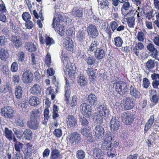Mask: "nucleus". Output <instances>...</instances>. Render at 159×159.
<instances>
[{
  "instance_id": "61",
  "label": "nucleus",
  "mask_w": 159,
  "mask_h": 159,
  "mask_svg": "<svg viewBox=\"0 0 159 159\" xmlns=\"http://www.w3.org/2000/svg\"><path fill=\"white\" fill-rule=\"evenodd\" d=\"M18 66L17 62H13L11 65V70L13 72H16L18 70Z\"/></svg>"
},
{
  "instance_id": "43",
  "label": "nucleus",
  "mask_w": 159,
  "mask_h": 159,
  "mask_svg": "<svg viewBox=\"0 0 159 159\" xmlns=\"http://www.w3.org/2000/svg\"><path fill=\"white\" fill-rule=\"evenodd\" d=\"M87 72L88 75L89 76L90 79L93 80L95 79L96 78L95 74L93 68H88L87 70Z\"/></svg>"
},
{
  "instance_id": "57",
  "label": "nucleus",
  "mask_w": 159,
  "mask_h": 159,
  "mask_svg": "<svg viewBox=\"0 0 159 159\" xmlns=\"http://www.w3.org/2000/svg\"><path fill=\"white\" fill-rule=\"evenodd\" d=\"M90 129V128H89V127L88 128L85 127L81 129V133L84 136H85L89 134L90 133L89 132Z\"/></svg>"
},
{
  "instance_id": "48",
  "label": "nucleus",
  "mask_w": 159,
  "mask_h": 159,
  "mask_svg": "<svg viewBox=\"0 0 159 159\" xmlns=\"http://www.w3.org/2000/svg\"><path fill=\"white\" fill-rule=\"evenodd\" d=\"M102 147L104 150H112L111 142H103L102 143Z\"/></svg>"
},
{
  "instance_id": "26",
  "label": "nucleus",
  "mask_w": 159,
  "mask_h": 159,
  "mask_svg": "<svg viewBox=\"0 0 159 159\" xmlns=\"http://www.w3.org/2000/svg\"><path fill=\"white\" fill-rule=\"evenodd\" d=\"M86 35V31L83 30H80L77 34V38L80 42H82L84 40L85 36Z\"/></svg>"
},
{
  "instance_id": "21",
  "label": "nucleus",
  "mask_w": 159,
  "mask_h": 159,
  "mask_svg": "<svg viewBox=\"0 0 159 159\" xmlns=\"http://www.w3.org/2000/svg\"><path fill=\"white\" fill-rule=\"evenodd\" d=\"M25 47L29 52H32L35 51L37 49L36 46L31 42H27L25 43Z\"/></svg>"
},
{
  "instance_id": "6",
  "label": "nucleus",
  "mask_w": 159,
  "mask_h": 159,
  "mask_svg": "<svg viewBox=\"0 0 159 159\" xmlns=\"http://www.w3.org/2000/svg\"><path fill=\"white\" fill-rule=\"evenodd\" d=\"M88 36L91 38L95 39L99 35V32L96 26L93 24H89L87 28Z\"/></svg>"
},
{
  "instance_id": "62",
  "label": "nucleus",
  "mask_w": 159,
  "mask_h": 159,
  "mask_svg": "<svg viewBox=\"0 0 159 159\" xmlns=\"http://www.w3.org/2000/svg\"><path fill=\"white\" fill-rule=\"evenodd\" d=\"M86 142L89 143H91L95 141V139L92 136L91 133L85 136Z\"/></svg>"
},
{
  "instance_id": "18",
  "label": "nucleus",
  "mask_w": 159,
  "mask_h": 159,
  "mask_svg": "<svg viewBox=\"0 0 159 159\" xmlns=\"http://www.w3.org/2000/svg\"><path fill=\"white\" fill-rule=\"evenodd\" d=\"M13 142L14 143V147L16 151L18 153H20L21 149L23 147V144L22 143L18 141L15 136H13Z\"/></svg>"
},
{
  "instance_id": "24",
  "label": "nucleus",
  "mask_w": 159,
  "mask_h": 159,
  "mask_svg": "<svg viewBox=\"0 0 159 159\" xmlns=\"http://www.w3.org/2000/svg\"><path fill=\"white\" fill-rule=\"evenodd\" d=\"M4 134L6 138L10 141L13 140V134L11 130H10L7 127L5 128Z\"/></svg>"
},
{
  "instance_id": "51",
  "label": "nucleus",
  "mask_w": 159,
  "mask_h": 159,
  "mask_svg": "<svg viewBox=\"0 0 159 159\" xmlns=\"http://www.w3.org/2000/svg\"><path fill=\"white\" fill-rule=\"evenodd\" d=\"M96 59L93 57L91 56L87 57L86 61L89 65H92L95 63Z\"/></svg>"
},
{
  "instance_id": "49",
  "label": "nucleus",
  "mask_w": 159,
  "mask_h": 159,
  "mask_svg": "<svg viewBox=\"0 0 159 159\" xmlns=\"http://www.w3.org/2000/svg\"><path fill=\"white\" fill-rule=\"evenodd\" d=\"M137 38L138 41L141 42H143L146 39L145 35L142 31L138 32Z\"/></svg>"
},
{
  "instance_id": "33",
  "label": "nucleus",
  "mask_w": 159,
  "mask_h": 159,
  "mask_svg": "<svg viewBox=\"0 0 159 159\" xmlns=\"http://www.w3.org/2000/svg\"><path fill=\"white\" fill-rule=\"evenodd\" d=\"M113 42L116 47H121L122 45L123 41L120 36H117L114 38Z\"/></svg>"
},
{
  "instance_id": "54",
  "label": "nucleus",
  "mask_w": 159,
  "mask_h": 159,
  "mask_svg": "<svg viewBox=\"0 0 159 159\" xmlns=\"http://www.w3.org/2000/svg\"><path fill=\"white\" fill-rule=\"evenodd\" d=\"M85 153L82 150H80L77 151L76 154V157L78 159H83L85 157Z\"/></svg>"
},
{
  "instance_id": "60",
  "label": "nucleus",
  "mask_w": 159,
  "mask_h": 159,
  "mask_svg": "<svg viewBox=\"0 0 159 159\" xmlns=\"http://www.w3.org/2000/svg\"><path fill=\"white\" fill-rule=\"evenodd\" d=\"M51 56L49 53H48L46 56L45 63L47 66L49 67L51 65Z\"/></svg>"
},
{
  "instance_id": "35",
  "label": "nucleus",
  "mask_w": 159,
  "mask_h": 159,
  "mask_svg": "<svg viewBox=\"0 0 159 159\" xmlns=\"http://www.w3.org/2000/svg\"><path fill=\"white\" fill-rule=\"evenodd\" d=\"M60 152L59 150L55 149H53L51 152V158L53 159H57L60 157Z\"/></svg>"
},
{
  "instance_id": "11",
  "label": "nucleus",
  "mask_w": 159,
  "mask_h": 159,
  "mask_svg": "<svg viewBox=\"0 0 159 159\" xmlns=\"http://www.w3.org/2000/svg\"><path fill=\"white\" fill-rule=\"evenodd\" d=\"M63 46L67 50L70 52L73 51L74 46L71 39L69 37L65 38L63 43Z\"/></svg>"
},
{
  "instance_id": "10",
  "label": "nucleus",
  "mask_w": 159,
  "mask_h": 159,
  "mask_svg": "<svg viewBox=\"0 0 159 159\" xmlns=\"http://www.w3.org/2000/svg\"><path fill=\"white\" fill-rule=\"evenodd\" d=\"M93 156L94 159H104V154L102 149L95 147L93 150Z\"/></svg>"
},
{
  "instance_id": "16",
  "label": "nucleus",
  "mask_w": 159,
  "mask_h": 159,
  "mask_svg": "<svg viewBox=\"0 0 159 159\" xmlns=\"http://www.w3.org/2000/svg\"><path fill=\"white\" fill-rule=\"evenodd\" d=\"M125 115L124 123L126 125H130L134 121V117L133 114L130 113L125 112Z\"/></svg>"
},
{
  "instance_id": "41",
  "label": "nucleus",
  "mask_w": 159,
  "mask_h": 159,
  "mask_svg": "<svg viewBox=\"0 0 159 159\" xmlns=\"http://www.w3.org/2000/svg\"><path fill=\"white\" fill-rule=\"evenodd\" d=\"M98 1L99 4L100 5V7L102 9H107L109 7V3L107 0H101L100 2Z\"/></svg>"
},
{
  "instance_id": "59",
  "label": "nucleus",
  "mask_w": 159,
  "mask_h": 159,
  "mask_svg": "<svg viewBox=\"0 0 159 159\" xmlns=\"http://www.w3.org/2000/svg\"><path fill=\"white\" fill-rule=\"evenodd\" d=\"M22 16L23 20L26 22L29 20L31 19L30 15L27 12H24L22 14Z\"/></svg>"
},
{
  "instance_id": "12",
  "label": "nucleus",
  "mask_w": 159,
  "mask_h": 159,
  "mask_svg": "<svg viewBox=\"0 0 159 159\" xmlns=\"http://www.w3.org/2000/svg\"><path fill=\"white\" fill-rule=\"evenodd\" d=\"M129 94L136 99L141 98V94L140 91L136 89L135 86L131 85L129 88Z\"/></svg>"
},
{
  "instance_id": "38",
  "label": "nucleus",
  "mask_w": 159,
  "mask_h": 159,
  "mask_svg": "<svg viewBox=\"0 0 159 159\" xmlns=\"http://www.w3.org/2000/svg\"><path fill=\"white\" fill-rule=\"evenodd\" d=\"M32 145L30 143H27L26 144L25 147L24 149V153L26 156L28 155V154H30V157L31 155V153L29 152V151H31Z\"/></svg>"
},
{
  "instance_id": "20",
  "label": "nucleus",
  "mask_w": 159,
  "mask_h": 159,
  "mask_svg": "<svg viewBox=\"0 0 159 159\" xmlns=\"http://www.w3.org/2000/svg\"><path fill=\"white\" fill-rule=\"evenodd\" d=\"M154 116L155 115H151L148 121L146 123L144 129L145 133L147 132L152 125L154 119L155 118Z\"/></svg>"
},
{
  "instance_id": "46",
  "label": "nucleus",
  "mask_w": 159,
  "mask_h": 159,
  "mask_svg": "<svg viewBox=\"0 0 159 159\" xmlns=\"http://www.w3.org/2000/svg\"><path fill=\"white\" fill-rule=\"evenodd\" d=\"M13 130L18 139H21L22 137L23 134V131L20 130V129L16 128H14L13 129Z\"/></svg>"
},
{
  "instance_id": "47",
  "label": "nucleus",
  "mask_w": 159,
  "mask_h": 159,
  "mask_svg": "<svg viewBox=\"0 0 159 159\" xmlns=\"http://www.w3.org/2000/svg\"><path fill=\"white\" fill-rule=\"evenodd\" d=\"M40 113L39 110H33L31 113V118L40 120Z\"/></svg>"
},
{
  "instance_id": "13",
  "label": "nucleus",
  "mask_w": 159,
  "mask_h": 159,
  "mask_svg": "<svg viewBox=\"0 0 159 159\" xmlns=\"http://www.w3.org/2000/svg\"><path fill=\"white\" fill-rule=\"evenodd\" d=\"M64 74L67 77H69L71 80L75 79L76 77L77 73L75 71L72 69L65 67L64 69Z\"/></svg>"
},
{
  "instance_id": "53",
  "label": "nucleus",
  "mask_w": 159,
  "mask_h": 159,
  "mask_svg": "<svg viewBox=\"0 0 159 159\" xmlns=\"http://www.w3.org/2000/svg\"><path fill=\"white\" fill-rule=\"evenodd\" d=\"M110 25L112 31L114 32L118 26V24L116 21H112L110 23Z\"/></svg>"
},
{
  "instance_id": "17",
  "label": "nucleus",
  "mask_w": 159,
  "mask_h": 159,
  "mask_svg": "<svg viewBox=\"0 0 159 159\" xmlns=\"http://www.w3.org/2000/svg\"><path fill=\"white\" fill-rule=\"evenodd\" d=\"M39 119L30 118V120L28 121V125L32 129H36L39 127V122L38 121Z\"/></svg>"
},
{
  "instance_id": "8",
  "label": "nucleus",
  "mask_w": 159,
  "mask_h": 159,
  "mask_svg": "<svg viewBox=\"0 0 159 159\" xmlns=\"http://www.w3.org/2000/svg\"><path fill=\"white\" fill-rule=\"evenodd\" d=\"M77 120L72 115H69L67 118L66 123L70 129L72 130L77 125Z\"/></svg>"
},
{
  "instance_id": "22",
  "label": "nucleus",
  "mask_w": 159,
  "mask_h": 159,
  "mask_svg": "<svg viewBox=\"0 0 159 159\" xmlns=\"http://www.w3.org/2000/svg\"><path fill=\"white\" fill-rule=\"evenodd\" d=\"M0 113L2 116L11 118L14 116V110H1Z\"/></svg>"
},
{
  "instance_id": "58",
  "label": "nucleus",
  "mask_w": 159,
  "mask_h": 159,
  "mask_svg": "<svg viewBox=\"0 0 159 159\" xmlns=\"http://www.w3.org/2000/svg\"><path fill=\"white\" fill-rule=\"evenodd\" d=\"M53 134L57 138H60L62 134V131L60 129H56L53 132Z\"/></svg>"
},
{
  "instance_id": "39",
  "label": "nucleus",
  "mask_w": 159,
  "mask_h": 159,
  "mask_svg": "<svg viewBox=\"0 0 159 159\" xmlns=\"http://www.w3.org/2000/svg\"><path fill=\"white\" fill-rule=\"evenodd\" d=\"M88 100L91 105H94L97 101V98L95 95L91 93L88 96Z\"/></svg>"
},
{
  "instance_id": "7",
  "label": "nucleus",
  "mask_w": 159,
  "mask_h": 159,
  "mask_svg": "<svg viewBox=\"0 0 159 159\" xmlns=\"http://www.w3.org/2000/svg\"><path fill=\"white\" fill-rule=\"evenodd\" d=\"M33 74L30 70H26L22 75L23 82L26 84L31 83L33 80Z\"/></svg>"
},
{
  "instance_id": "64",
  "label": "nucleus",
  "mask_w": 159,
  "mask_h": 159,
  "mask_svg": "<svg viewBox=\"0 0 159 159\" xmlns=\"http://www.w3.org/2000/svg\"><path fill=\"white\" fill-rule=\"evenodd\" d=\"M2 33L6 36L7 37H8L10 35L11 31L7 28H4L2 31Z\"/></svg>"
},
{
  "instance_id": "2",
  "label": "nucleus",
  "mask_w": 159,
  "mask_h": 159,
  "mask_svg": "<svg viewBox=\"0 0 159 159\" xmlns=\"http://www.w3.org/2000/svg\"><path fill=\"white\" fill-rule=\"evenodd\" d=\"M95 122L97 124H102L103 123V118L107 117L109 116V110H100L98 113H93Z\"/></svg>"
},
{
  "instance_id": "14",
  "label": "nucleus",
  "mask_w": 159,
  "mask_h": 159,
  "mask_svg": "<svg viewBox=\"0 0 159 159\" xmlns=\"http://www.w3.org/2000/svg\"><path fill=\"white\" fill-rule=\"evenodd\" d=\"M94 131L95 136L98 139L102 138L104 135V129L100 125L96 126Z\"/></svg>"
},
{
  "instance_id": "5",
  "label": "nucleus",
  "mask_w": 159,
  "mask_h": 159,
  "mask_svg": "<svg viewBox=\"0 0 159 159\" xmlns=\"http://www.w3.org/2000/svg\"><path fill=\"white\" fill-rule=\"evenodd\" d=\"M106 45L103 44L102 46L94 51V55L95 58L98 60L102 59L105 57L106 52Z\"/></svg>"
},
{
  "instance_id": "63",
  "label": "nucleus",
  "mask_w": 159,
  "mask_h": 159,
  "mask_svg": "<svg viewBox=\"0 0 159 159\" xmlns=\"http://www.w3.org/2000/svg\"><path fill=\"white\" fill-rule=\"evenodd\" d=\"M46 43L47 45H51V44H54V42L52 38L47 36L46 37Z\"/></svg>"
},
{
  "instance_id": "55",
  "label": "nucleus",
  "mask_w": 159,
  "mask_h": 159,
  "mask_svg": "<svg viewBox=\"0 0 159 159\" xmlns=\"http://www.w3.org/2000/svg\"><path fill=\"white\" fill-rule=\"evenodd\" d=\"M25 54L24 52L21 51L18 54V56L19 58L18 61L19 62L23 63L24 60Z\"/></svg>"
},
{
  "instance_id": "19",
  "label": "nucleus",
  "mask_w": 159,
  "mask_h": 159,
  "mask_svg": "<svg viewBox=\"0 0 159 159\" xmlns=\"http://www.w3.org/2000/svg\"><path fill=\"white\" fill-rule=\"evenodd\" d=\"M11 42L16 48H19L22 45L21 39L19 37L12 36L11 38Z\"/></svg>"
},
{
  "instance_id": "44",
  "label": "nucleus",
  "mask_w": 159,
  "mask_h": 159,
  "mask_svg": "<svg viewBox=\"0 0 159 159\" xmlns=\"http://www.w3.org/2000/svg\"><path fill=\"white\" fill-rule=\"evenodd\" d=\"M147 49L152 53V55H156L157 54V51L154 47L153 44L150 43L148 44L147 46Z\"/></svg>"
},
{
  "instance_id": "27",
  "label": "nucleus",
  "mask_w": 159,
  "mask_h": 159,
  "mask_svg": "<svg viewBox=\"0 0 159 159\" xmlns=\"http://www.w3.org/2000/svg\"><path fill=\"white\" fill-rule=\"evenodd\" d=\"M39 103V98L36 97L32 96L30 97L29 100V103L33 106L35 107Z\"/></svg>"
},
{
  "instance_id": "28",
  "label": "nucleus",
  "mask_w": 159,
  "mask_h": 159,
  "mask_svg": "<svg viewBox=\"0 0 159 159\" xmlns=\"http://www.w3.org/2000/svg\"><path fill=\"white\" fill-rule=\"evenodd\" d=\"M22 89L21 86L18 85L16 87L15 93L17 98L20 99L22 98Z\"/></svg>"
},
{
  "instance_id": "36",
  "label": "nucleus",
  "mask_w": 159,
  "mask_h": 159,
  "mask_svg": "<svg viewBox=\"0 0 159 159\" xmlns=\"http://www.w3.org/2000/svg\"><path fill=\"white\" fill-rule=\"evenodd\" d=\"M151 96H152V98L151 101L155 104H156L159 100V98L158 96L157 95V92L156 90H151L150 93Z\"/></svg>"
},
{
  "instance_id": "34",
  "label": "nucleus",
  "mask_w": 159,
  "mask_h": 159,
  "mask_svg": "<svg viewBox=\"0 0 159 159\" xmlns=\"http://www.w3.org/2000/svg\"><path fill=\"white\" fill-rule=\"evenodd\" d=\"M155 66L154 60L150 59L145 64V66L147 69L150 70H152Z\"/></svg>"
},
{
  "instance_id": "23",
  "label": "nucleus",
  "mask_w": 159,
  "mask_h": 159,
  "mask_svg": "<svg viewBox=\"0 0 159 159\" xmlns=\"http://www.w3.org/2000/svg\"><path fill=\"white\" fill-rule=\"evenodd\" d=\"M30 90L32 93L36 94H40L41 92V89L40 85L37 84H34L31 88Z\"/></svg>"
},
{
  "instance_id": "45",
  "label": "nucleus",
  "mask_w": 159,
  "mask_h": 159,
  "mask_svg": "<svg viewBox=\"0 0 159 159\" xmlns=\"http://www.w3.org/2000/svg\"><path fill=\"white\" fill-rule=\"evenodd\" d=\"M4 86V87L3 89H2L1 92L2 93H5L8 91H9V92L11 91V84L8 82H6Z\"/></svg>"
},
{
  "instance_id": "42",
  "label": "nucleus",
  "mask_w": 159,
  "mask_h": 159,
  "mask_svg": "<svg viewBox=\"0 0 159 159\" xmlns=\"http://www.w3.org/2000/svg\"><path fill=\"white\" fill-rule=\"evenodd\" d=\"M104 142H111L112 140L111 133L108 132L105 135L103 139Z\"/></svg>"
},
{
  "instance_id": "56",
  "label": "nucleus",
  "mask_w": 159,
  "mask_h": 159,
  "mask_svg": "<svg viewBox=\"0 0 159 159\" xmlns=\"http://www.w3.org/2000/svg\"><path fill=\"white\" fill-rule=\"evenodd\" d=\"M91 110H82L81 111L82 114L87 118H89L92 114V112Z\"/></svg>"
},
{
  "instance_id": "50",
  "label": "nucleus",
  "mask_w": 159,
  "mask_h": 159,
  "mask_svg": "<svg viewBox=\"0 0 159 159\" xmlns=\"http://www.w3.org/2000/svg\"><path fill=\"white\" fill-rule=\"evenodd\" d=\"M61 60L63 62V65L64 66L66 65L68 63V57L66 55V54H65V53H64V51H62L61 52Z\"/></svg>"
},
{
  "instance_id": "31",
  "label": "nucleus",
  "mask_w": 159,
  "mask_h": 159,
  "mask_svg": "<svg viewBox=\"0 0 159 159\" xmlns=\"http://www.w3.org/2000/svg\"><path fill=\"white\" fill-rule=\"evenodd\" d=\"M72 15L75 17H80L82 15V11L76 7H74L72 11Z\"/></svg>"
},
{
  "instance_id": "1",
  "label": "nucleus",
  "mask_w": 159,
  "mask_h": 159,
  "mask_svg": "<svg viewBox=\"0 0 159 159\" xmlns=\"http://www.w3.org/2000/svg\"><path fill=\"white\" fill-rule=\"evenodd\" d=\"M62 17L60 15H58L57 17H55L53 19L52 24V27L55 28V25L57 26L55 30L60 35H64L65 31L64 28L61 25L62 22Z\"/></svg>"
},
{
  "instance_id": "40",
  "label": "nucleus",
  "mask_w": 159,
  "mask_h": 159,
  "mask_svg": "<svg viewBox=\"0 0 159 159\" xmlns=\"http://www.w3.org/2000/svg\"><path fill=\"white\" fill-rule=\"evenodd\" d=\"M26 139L30 140L32 139L33 134L31 130L29 129H26L23 132Z\"/></svg>"
},
{
  "instance_id": "30",
  "label": "nucleus",
  "mask_w": 159,
  "mask_h": 159,
  "mask_svg": "<svg viewBox=\"0 0 159 159\" xmlns=\"http://www.w3.org/2000/svg\"><path fill=\"white\" fill-rule=\"evenodd\" d=\"M9 56L7 50L4 48L0 49V58L1 60L4 61Z\"/></svg>"
},
{
  "instance_id": "25",
  "label": "nucleus",
  "mask_w": 159,
  "mask_h": 159,
  "mask_svg": "<svg viewBox=\"0 0 159 159\" xmlns=\"http://www.w3.org/2000/svg\"><path fill=\"white\" fill-rule=\"evenodd\" d=\"M78 83L80 86L83 87L86 85L87 80L84 75H80L78 76Z\"/></svg>"
},
{
  "instance_id": "37",
  "label": "nucleus",
  "mask_w": 159,
  "mask_h": 159,
  "mask_svg": "<svg viewBox=\"0 0 159 159\" xmlns=\"http://www.w3.org/2000/svg\"><path fill=\"white\" fill-rule=\"evenodd\" d=\"M134 15L132 14V16L128 17L127 19L128 26L130 28H134V21L135 19L134 17Z\"/></svg>"
},
{
  "instance_id": "52",
  "label": "nucleus",
  "mask_w": 159,
  "mask_h": 159,
  "mask_svg": "<svg viewBox=\"0 0 159 159\" xmlns=\"http://www.w3.org/2000/svg\"><path fill=\"white\" fill-rule=\"evenodd\" d=\"M49 110H44V119L43 121V124L44 125H46L47 122L48 121L49 119Z\"/></svg>"
},
{
  "instance_id": "15",
  "label": "nucleus",
  "mask_w": 159,
  "mask_h": 159,
  "mask_svg": "<svg viewBox=\"0 0 159 159\" xmlns=\"http://www.w3.org/2000/svg\"><path fill=\"white\" fill-rule=\"evenodd\" d=\"M120 121L116 118H112L110 122L111 129L112 131H116L120 126Z\"/></svg>"
},
{
  "instance_id": "9",
  "label": "nucleus",
  "mask_w": 159,
  "mask_h": 159,
  "mask_svg": "<svg viewBox=\"0 0 159 159\" xmlns=\"http://www.w3.org/2000/svg\"><path fill=\"white\" fill-rule=\"evenodd\" d=\"M135 100L131 97H127L124 99L123 102H125L124 109H131L135 104Z\"/></svg>"
},
{
  "instance_id": "29",
  "label": "nucleus",
  "mask_w": 159,
  "mask_h": 159,
  "mask_svg": "<svg viewBox=\"0 0 159 159\" xmlns=\"http://www.w3.org/2000/svg\"><path fill=\"white\" fill-rule=\"evenodd\" d=\"M123 3L121 8L122 13L123 15L125 14L126 11H127L129 10L131 6L130 3L128 1L124 2Z\"/></svg>"
},
{
  "instance_id": "3",
  "label": "nucleus",
  "mask_w": 159,
  "mask_h": 159,
  "mask_svg": "<svg viewBox=\"0 0 159 159\" xmlns=\"http://www.w3.org/2000/svg\"><path fill=\"white\" fill-rule=\"evenodd\" d=\"M116 91L120 95H124L127 92V84L122 81L117 82L114 84Z\"/></svg>"
},
{
  "instance_id": "4",
  "label": "nucleus",
  "mask_w": 159,
  "mask_h": 159,
  "mask_svg": "<svg viewBox=\"0 0 159 159\" xmlns=\"http://www.w3.org/2000/svg\"><path fill=\"white\" fill-rule=\"evenodd\" d=\"M68 140L72 145H78L81 142L80 135L76 132L72 133L69 136Z\"/></svg>"
},
{
  "instance_id": "32",
  "label": "nucleus",
  "mask_w": 159,
  "mask_h": 159,
  "mask_svg": "<svg viewBox=\"0 0 159 159\" xmlns=\"http://www.w3.org/2000/svg\"><path fill=\"white\" fill-rule=\"evenodd\" d=\"M99 43L97 41H94L89 46L88 51L90 52H93L94 50H96L98 49Z\"/></svg>"
}]
</instances>
